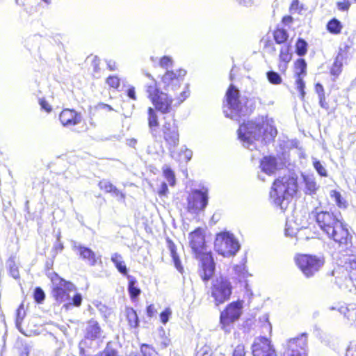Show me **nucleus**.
<instances>
[{
  "mask_svg": "<svg viewBox=\"0 0 356 356\" xmlns=\"http://www.w3.org/2000/svg\"><path fill=\"white\" fill-rule=\"evenodd\" d=\"M273 123V120L264 117L248 121L239 127L238 138L245 147L250 150L257 149L277 136V131Z\"/></svg>",
  "mask_w": 356,
  "mask_h": 356,
  "instance_id": "f257e3e1",
  "label": "nucleus"
},
{
  "mask_svg": "<svg viewBox=\"0 0 356 356\" xmlns=\"http://www.w3.org/2000/svg\"><path fill=\"white\" fill-rule=\"evenodd\" d=\"M315 217L321 229L339 246H347L350 243L351 236L348 229L333 213L321 211Z\"/></svg>",
  "mask_w": 356,
  "mask_h": 356,
  "instance_id": "f03ea898",
  "label": "nucleus"
},
{
  "mask_svg": "<svg viewBox=\"0 0 356 356\" xmlns=\"http://www.w3.org/2000/svg\"><path fill=\"white\" fill-rule=\"evenodd\" d=\"M298 189L296 179L293 177H283L275 180L270 192V197L274 204L284 211L290 200Z\"/></svg>",
  "mask_w": 356,
  "mask_h": 356,
  "instance_id": "7ed1b4c3",
  "label": "nucleus"
},
{
  "mask_svg": "<svg viewBox=\"0 0 356 356\" xmlns=\"http://www.w3.org/2000/svg\"><path fill=\"white\" fill-rule=\"evenodd\" d=\"M226 104L224 106L223 112L226 117L238 121L241 116L248 113L244 99L239 97L238 90L231 85L226 93Z\"/></svg>",
  "mask_w": 356,
  "mask_h": 356,
  "instance_id": "20e7f679",
  "label": "nucleus"
},
{
  "mask_svg": "<svg viewBox=\"0 0 356 356\" xmlns=\"http://www.w3.org/2000/svg\"><path fill=\"white\" fill-rule=\"evenodd\" d=\"M145 91L156 110L162 113H168L170 111L172 98L159 90L154 79L146 84Z\"/></svg>",
  "mask_w": 356,
  "mask_h": 356,
  "instance_id": "39448f33",
  "label": "nucleus"
},
{
  "mask_svg": "<svg viewBox=\"0 0 356 356\" xmlns=\"http://www.w3.org/2000/svg\"><path fill=\"white\" fill-rule=\"evenodd\" d=\"M215 250L223 257L234 256L238 251L240 245L233 234L224 232L217 234L215 243Z\"/></svg>",
  "mask_w": 356,
  "mask_h": 356,
  "instance_id": "423d86ee",
  "label": "nucleus"
},
{
  "mask_svg": "<svg viewBox=\"0 0 356 356\" xmlns=\"http://www.w3.org/2000/svg\"><path fill=\"white\" fill-rule=\"evenodd\" d=\"M164 122L161 126L163 138L167 143L170 155L173 159H177L172 149L178 146L179 143V134L175 120L172 118H164Z\"/></svg>",
  "mask_w": 356,
  "mask_h": 356,
  "instance_id": "0eeeda50",
  "label": "nucleus"
},
{
  "mask_svg": "<svg viewBox=\"0 0 356 356\" xmlns=\"http://www.w3.org/2000/svg\"><path fill=\"white\" fill-rule=\"evenodd\" d=\"M52 296L58 303L70 300V293L76 291V286L70 282L56 275L51 279Z\"/></svg>",
  "mask_w": 356,
  "mask_h": 356,
  "instance_id": "6e6552de",
  "label": "nucleus"
},
{
  "mask_svg": "<svg viewBox=\"0 0 356 356\" xmlns=\"http://www.w3.org/2000/svg\"><path fill=\"white\" fill-rule=\"evenodd\" d=\"M232 290L231 282L226 277H219L213 280L211 294L214 298L215 304L219 305L228 300L232 294Z\"/></svg>",
  "mask_w": 356,
  "mask_h": 356,
  "instance_id": "1a4fd4ad",
  "label": "nucleus"
},
{
  "mask_svg": "<svg viewBox=\"0 0 356 356\" xmlns=\"http://www.w3.org/2000/svg\"><path fill=\"white\" fill-rule=\"evenodd\" d=\"M296 263L302 273L307 277L313 276L324 264L321 257L309 254H298L296 257Z\"/></svg>",
  "mask_w": 356,
  "mask_h": 356,
  "instance_id": "9d476101",
  "label": "nucleus"
},
{
  "mask_svg": "<svg viewBox=\"0 0 356 356\" xmlns=\"http://www.w3.org/2000/svg\"><path fill=\"white\" fill-rule=\"evenodd\" d=\"M242 303L239 301L233 302L228 305L225 310L221 312L220 324L226 332L231 330V324L238 320L241 314Z\"/></svg>",
  "mask_w": 356,
  "mask_h": 356,
  "instance_id": "9b49d317",
  "label": "nucleus"
},
{
  "mask_svg": "<svg viewBox=\"0 0 356 356\" xmlns=\"http://www.w3.org/2000/svg\"><path fill=\"white\" fill-rule=\"evenodd\" d=\"M307 345V337L306 334H302L296 338L290 339L284 345L285 350L283 356H305Z\"/></svg>",
  "mask_w": 356,
  "mask_h": 356,
  "instance_id": "f8f14e48",
  "label": "nucleus"
},
{
  "mask_svg": "<svg viewBox=\"0 0 356 356\" xmlns=\"http://www.w3.org/2000/svg\"><path fill=\"white\" fill-rule=\"evenodd\" d=\"M208 203L207 191H193L188 197V209L189 212L197 213L204 209Z\"/></svg>",
  "mask_w": 356,
  "mask_h": 356,
  "instance_id": "ddd939ff",
  "label": "nucleus"
},
{
  "mask_svg": "<svg viewBox=\"0 0 356 356\" xmlns=\"http://www.w3.org/2000/svg\"><path fill=\"white\" fill-rule=\"evenodd\" d=\"M186 74V71L179 69L176 71L168 70L162 76V83L166 90L177 92L180 88L181 82L184 76Z\"/></svg>",
  "mask_w": 356,
  "mask_h": 356,
  "instance_id": "4468645a",
  "label": "nucleus"
},
{
  "mask_svg": "<svg viewBox=\"0 0 356 356\" xmlns=\"http://www.w3.org/2000/svg\"><path fill=\"white\" fill-rule=\"evenodd\" d=\"M253 356H277L271 341L266 337H258L252 346Z\"/></svg>",
  "mask_w": 356,
  "mask_h": 356,
  "instance_id": "2eb2a0df",
  "label": "nucleus"
},
{
  "mask_svg": "<svg viewBox=\"0 0 356 356\" xmlns=\"http://www.w3.org/2000/svg\"><path fill=\"white\" fill-rule=\"evenodd\" d=\"M71 247L72 250L79 256V258L85 261L90 266H95L97 259L95 253L89 248L82 245L81 243L71 241Z\"/></svg>",
  "mask_w": 356,
  "mask_h": 356,
  "instance_id": "dca6fc26",
  "label": "nucleus"
},
{
  "mask_svg": "<svg viewBox=\"0 0 356 356\" xmlns=\"http://www.w3.org/2000/svg\"><path fill=\"white\" fill-rule=\"evenodd\" d=\"M188 238L190 240V245L195 253L196 257L207 252L203 229H196L195 231L190 233Z\"/></svg>",
  "mask_w": 356,
  "mask_h": 356,
  "instance_id": "f3484780",
  "label": "nucleus"
},
{
  "mask_svg": "<svg viewBox=\"0 0 356 356\" xmlns=\"http://www.w3.org/2000/svg\"><path fill=\"white\" fill-rule=\"evenodd\" d=\"M197 257L200 259L202 264V273L200 274L201 277L207 282L210 280L215 270L213 259L211 254L207 252L197 256Z\"/></svg>",
  "mask_w": 356,
  "mask_h": 356,
  "instance_id": "a211bd4d",
  "label": "nucleus"
},
{
  "mask_svg": "<svg viewBox=\"0 0 356 356\" xmlns=\"http://www.w3.org/2000/svg\"><path fill=\"white\" fill-rule=\"evenodd\" d=\"M59 120L64 127H70L80 124L82 115L74 110L66 108L60 113Z\"/></svg>",
  "mask_w": 356,
  "mask_h": 356,
  "instance_id": "6ab92c4d",
  "label": "nucleus"
},
{
  "mask_svg": "<svg viewBox=\"0 0 356 356\" xmlns=\"http://www.w3.org/2000/svg\"><path fill=\"white\" fill-rule=\"evenodd\" d=\"M103 331L99 323L91 319L86 323L85 328V339L90 341H95L99 339L102 337Z\"/></svg>",
  "mask_w": 356,
  "mask_h": 356,
  "instance_id": "aec40b11",
  "label": "nucleus"
},
{
  "mask_svg": "<svg viewBox=\"0 0 356 356\" xmlns=\"http://www.w3.org/2000/svg\"><path fill=\"white\" fill-rule=\"evenodd\" d=\"M147 121L149 132L153 138H156L158 133L159 120L156 111L149 107L147 110Z\"/></svg>",
  "mask_w": 356,
  "mask_h": 356,
  "instance_id": "412c9836",
  "label": "nucleus"
},
{
  "mask_svg": "<svg viewBox=\"0 0 356 356\" xmlns=\"http://www.w3.org/2000/svg\"><path fill=\"white\" fill-rule=\"evenodd\" d=\"M292 58V54L290 52V46L289 44H284L280 49L279 55V69L280 71L284 72Z\"/></svg>",
  "mask_w": 356,
  "mask_h": 356,
  "instance_id": "4be33fe9",
  "label": "nucleus"
},
{
  "mask_svg": "<svg viewBox=\"0 0 356 356\" xmlns=\"http://www.w3.org/2000/svg\"><path fill=\"white\" fill-rule=\"evenodd\" d=\"M261 170L267 175L273 174L277 168V162L275 157L265 156L261 162Z\"/></svg>",
  "mask_w": 356,
  "mask_h": 356,
  "instance_id": "5701e85b",
  "label": "nucleus"
},
{
  "mask_svg": "<svg viewBox=\"0 0 356 356\" xmlns=\"http://www.w3.org/2000/svg\"><path fill=\"white\" fill-rule=\"evenodd\" d=\"M98 186L102 190L105 191L106 193H112L113 195L115 197L120 196L122 199L124 198V195L106 179L100 181Z\"/></svg>",
  "mask_w": 356,
  "mask_h": 356,
  "instance_id": "b1692460",
  "label": "nucleus"
},
{
  "mask_svg": "<svg viewBox=\"0 0 356 356\" xmlns=\"http://www.w3.org/2000/svg\"><path fill=\"white\" fill-rule=\"evenodd\" d=\"M303 179L305 184V193L309 195L315 194L318 188L315 178L312 176H304Z\"/></svg>",
  "mask_w": 356,
  "mask_h": 356,
  "instance_id": "393cba45",
  "label": "nucleus"
},
{
  "mask_svg": "<svg viewBox=\"0 0 356 356\" xmlns=\"http://www.w3.org/2000/svg\"><path fill=\"white\" fill-rule=\"evenodd\" d=\"M125 315L129 325L131 327L138 326L139 321L136 312L131 307H126Z\"/></svg>",
  "mask_w": 356,
  "mask_h": 356,
  "instance_id": "a878e982",
  "label": "nucleus"
},
{
  "mask_svg": "<svg viewBox=\"0 0 356 356\" xmlns=\"http://www.w3.org/2000/svg\"><path fill=\"white\" fill-rule=\"evenodd\" d=\"M111 261L118 268V271L123 275L127 274V268L122 260V256L118 253H114L111 256Z\"/></svg>",
  "mask_w": 356,
  "mask_h": 356,
  "instance_id": "bb28decb",
  "label": "nucleus"
},
{
  "mask_svg": "<svg viewBox=\"0 0 356 356\" xmlns=\"http://www.w3.org/2000/svg\"><path fill=\"white\" fill-rule=\"evenodd\" d=\"M346 268L348 273L349 279L356 289V260L350 259L348 263L346 262Z\"/></svg>",
  "mask_w": 356,
  "mask_h": 356,
  "instance_id": "cd10ccee",
  "label": "nucleus"
},
{
  "mask_svg": "<svg viewBox=\"0 0 356 356\" xmlns=\"http://www.w3.org/2000/svg\"><path fill=\"white\" fill-rule=\"evenodd\" d=\"M129 285L128 291L131 298H136L140 294V289L136 286V280L133 277L128 275Z\"/></svg>",
  "mask_w": 356,
  "mask_h": 356,
  "instance_id": "c85d7f7f",
  "label": "nucleus"
},
{
  "mask_svg": "<svg viewBox=\"0 0 356 356\" xmlns=\"http://www.w3.org/2000/svg\"><path fill=\"white\" fill-rule=\"evenodd\" d=\"M25 316H26V312L24 309V304L22 303L19 306L18 309H17L16 318H15L16 327L21 332H22V328H21L22 323V321L24 320Z\"/></svg>",
  "mask_w": 356,
  "mask_h": 356,
  "instance_id": "c756f323",
  "label": "nucleus"
},
{
  "mask_svg": "<svg viewBox=\"0 0 356 356\" xmlns=\"http://www.w3.org/2000/svg\"><path fill=\"white\" fill-rule=\"evenodd\" d=\"M300 229L299 225L295 222L287 220L285 227V234L289 236H293L296 234L297 232Z\"/></svg>",
  "mask_w": 356,
  "mask_h": 356,
  "instance_id": "7c9ffc66",
  "label": "nucleus"
},
{
  "mask_svg": "<svg viewBox=\"0 0 356 356\" xmlns=\"http://www.w3.org/2000/svg\"><path fill=\"white\" fill-rule=\"evenodd\" d=\"M307 63L304 59H298L295 63V74L297 77L306 74Z\"/></svg>",
  "mask_w": 356,
  "mask_h": 356,
  "instance_id": "2f4dec72",
  "label": "nucleus"
},
{
  "mask_svg": "<svg viewBox=\"0 0 356 356\" xmlns=\"http://www.w3.org/2000/svg\"><path fill=\"white\" fill-rule=\"evenodd\" d=\"M162 169L163 175L166 180L168 181L169 184L172 186H175L176 179L174 172L167 165H165Z\"/></svg>",
  "mask_w": 356,
  "mask_h": 356,
  "instance_id": "473e14b6",
  "label": "nucleus"
},
{
  "mask_svg": "<svg viewBox=\"0 0 356 356\" xmlns=\"http://www.w3.org/2000/svg\"><path fill=\"white\" fill-rule=\"evenodd\" d=\"M289 38V35L286 30L278 29L274 32V39L278 44L284 43Z\"/></svg>",
  "mask_w": 356,
  "mask_h": 356,
  "instance_id": "72a5a7b5",
  "label": "nucleus"
},
{
  "mask_svg": "<svg viewBox=\"0 0 356 356\" xmlns=\"http://www.w3.org/2000/svg\"><path fill=\"white\" fill-rule=\"evenodd\" d=\"M172 151L174 152L175 156L177 158L175 159L176 160H180L181 156L183 155L186 161H188L191 159L193 156L192 150L188 149L186 146H182L181 147L180 152L179 154H177L176 152L175 151V149H172Z\"/></svg>",
  "mask_w": 356,
  "mask_h": 356,
  "instance_id": "f704fd0d",
  "label": "nucleus"
},
{
  "mask_svg": "<svg viewBox=\"0 0 356 356\" xmlns=\"http://www.w3.org/2000/svg\"><path fill=\"white\" fill-rule=\"evenodd\" d=\"M169 248H170V254L172 257L175 268H177V270L178 271H179L181 273H182L183 267L181 265V261L178 257L177 252H176L175 245L172 243H170L169 245Z\"/></svg>",
  "mask_w": 356,
  "mask_h": 356,
  "instance_id": "c9c22d12",
  "label": "nucleus"
},
{
  "mask_svg": "<svg viewBox=\"0 0 356 356\" xmlns=\"http://www.w3.org/2000/svg\"><path fill=\"white\" fill-rule=\"evenodd\" d=\"M327 28L330 33L337 34L341 32L342 26L338 19H332L328 22Z\"/></svg>",
  "mask_w": 356,
  "mask_h": 356,
  "instance_id": "e433bc0d",
  "label": "nucleus"
},
{
  "mask_svg": "<svg viewBox=\"0 0 356 356\" xmlns=\"http://www.w3.org/2000/svg\"><path fill=\"white\" fill-rule=\"evenodd\" d=\"M235 274L238 275V278L241 282L243 279L248 276V270L244 264L236 265L234 268Z\"/></svg>",
  "mask_w": 356,
  "mask_h": 356,
  "instance_id": "4c0bfd02",
  "label": "nucleus"
},
{
  "mask_svg": "<svg viewBox=\"0 0 356 356\" xmlns=\"http://www.w3.org/2000/svg\"><path fill=\"white\" fill-rule=\"evenodd\" d=\"M313 165L317 172L322 177H327V173L325 167L316 158H312Z\"/></svg>",
  "mask_w": 356,
  "mask_h": 356,
  "instance_id": "58836bf2",
  "label": "nucleus"
},
{
  "mask_svg": "<svg viewBox=\"0 0 356 356\" xmlns=\"http://www.w3.org/2000/svg\"><path fill=\"white\" fill-rule=\"evenodd\" d=\"M338 311L349 321H353L354 317L356 316V311L355 309L350 311L346 307L341 306Z\"/></svg>",
  "mask_w": 356,
  "mask_h": 356,
  "instance_id": "ea45409f",
  "label": "nucleus"
},
{
  "mask_svg": "<svg viewBox=\"0 0 356 356\" xmlns=\"http://www.w3.org/2000/svg\"><path fill=\"white\" fill-rule=\"evenodd\" d=\"M296 53L299 56H303L307 53V42L302 40L299 39L296 42Z\"/></svg>",
  "mask_w": 356,
  "mask_h": 356,
  "instance_id": "a19ab883",
  "label": "nucleus"
},
{
  "mask_svg": "<svg viewBox=\"0 0 356 356\" xmlns=\"http://www.w3.org/2000/svg\"><path fill=\"white\" fill-rule=\"evenodd\" d=\"M267 78L269 82L273 84H280L282 82V78L280 74L273 71L267 72Z\"/></svg>",
  "mask_w": 356,
  "mask_h": 356,
  "instance_id": "79ce46f5",
  "label": "nucleus"
},
{
  "mask_svg": "<svg viewBox=\"0 0 356 356\" xmlns=\"http://www.w3.org/2000/svg\"><path fill=\"white\" fill-rule=\"evenodd\" d=\"M330 195L332 198L335 201L336 204L339 207H345V202H343V200L341 198V194L336 191H332L330 193Z\"/></svg>",
  "mask_w": 356,
  "mask_h": 356,
  "instance_id": "37998d69",
  "label": "nucleus"
},
{
  "mask_svg": "<svg viewBox=\"0 0 356 356\" xmlns=\"http://www.w3.org/2000/svg\"><path fill=\"white\" fill-rule=\"evenodd\" d=\"M296 89L300 92L301 98L303 99L305 95V82L303 81L302 77H296Z\"/></svg>",
  "mask_w": 356,
  "mask_h": 356,
  "instance_id": "c03bdc74",
  "label": "nucleus"
},
{
  "mask_svg": "<svg viewBox=\"0 0 356 356\" xmlns=\"http://www.w3.org/2000/svg\"><path fill=\"white\" fill-rule=\"evenodd\" d=\"M195 356H211V350L210 347L207 345L200 348L197 347Z\"/></svg>",
  "mask_w": 356,
  "mask_h": 356,
  "instance_id": "a18cd8bd",
  "label": "nucleus"
},
{
  "mask_svg": "<svg viewBox=\"0 0 356 356\" xmlns=\"http://www.w3.org/2000/svg\"><path fill=\"white\" fill-rule=\"evenodd\" d=\"M45 298V294L43 290L37 287L34 291V299L38 303H41Z\"/></svg>",
  "mask_w": 356,
  "mask_h": 356,
  "instance_id": "49530a36",
  "label": "nucleus"
},
{
  "mask_svg": "<svg viewBox=\"0 0 356 356\" xmlns=\"http://www.w3.org/2000/svg\"><path fill=\"white\" fill-rule=\"evenodd\" d=\"M106 83L109 86H111L113 88H115V89H117L120 86V79L116 76H108L106 79Z\"/></svg>",
  "mask_w": 356,
  "mask_h": 356,
  "instance_id": "de8ad7c7",
  "label": "nucleus"
},
{
  "mask_svg": "<svg viewBox=\"0 0 356 356\" xmlns=\"http://www.w3.org/2000/svg\"><path fill=\"white\" fill-rule=\"evenodd\" d=\"M173 60L170 56H163L160 60V66L168 69L172 66Z\"/></svg>",
  "mask_w": 356,
  "mask_h": 356,
  "instance_id": "09e8293b",
  "label": "nucleus"
},
{
  "mask_svg": "<svg viewBox=\"0 0 356 356\" xmlns=\"http://www.w3.org/2000/svg\"><path fill=\"white\" fill-rule=\"evenodd\" d=\"M302 9V6L298 0H293L290 6V12L292 14L300 13Z\"/></svg>",
  "mask_w": 356,
  "mask_h": 356,
  "instance_id": "8fccbe9b",
  "label": "nucleus"
},
{
  "mask_svg": "<svg viewBox=\"0 0 356 356\" xmlns=\"http://www.w3.org/2000/svg\"><path fill=\"white\" fill-rule=\"evenodd\" d=\"M9 267H10V273L11 276L15 279H18L19 277V273L17 266H16V265L13 261H10Z\"/></svg>",
  "mask_w": 356,
  "mask_h": 356,
  "instance_id": "3c124183",
  "label": "nucleus"
},
{
  "mask_svg": "<svg viewBox=\"0 0 356 356\" xmlns=\"http://www.w3.org/2000/svg\"><path fill=\"white\" fill-rule=\"evenodd\" d=\"M172 314V311L170 308H166L160 314V319L163 324H165L169 319L170 316Z\"/></svg>",
  "mask_w": 356,
  "mask_h": 356,
  "instance_id": "603ef678",
  "label": "nucleus"
},
{
  "mask_svg": "<svg viewBox=\"0 0 356 356\" xmlns=\"http://www.w3.org/2000/svg\"><path fill=\"white\" fill-rule=\"evenodd\" d=\"M342 66V64L341 62L338 61V58L336 59L334 61L332 68H331V73L333 75H339L341 72V67Z\"/></svg>",
  "mask_w": 356,
  "mask_h": 356,
  "instance_id": "864d4df0",
  "label": "nucleus"
},
{
  "mask_svg": "<svg viewBox=\"0 0 356 356\" xmlns=\"http://www.w3.org/2000/svg\"><path fill=\"white\" fill-rule=\"evenodd\" d=\"M189 95V90L187 87H185L184 89L180 92L179 95L176 97V99L178 102V104H181L183 102Z\"/></svg>",
  "mask_w": 356,
  "mask_h": 356,
  "instance_id": "5fc2aeb1",
  "label": "nucleus"
},
{
  "mask_svg": "<svg viewBox=\"0 0 356 356\" xmlns=\"http://www.w3.org/2000/svg\"><path fill=\"white\" fill-rule=\"evenodd\" d=\"M72 301V302H71L69 300L68 305H73L75 307H79L82 302V296L80 293H76L73 296Z\"/></svg>",
  "mask_w": 356,
  "mask_h": 356,
  "instance_id": "6e6d98bb",
  "label": "nucleus"
},
{
  "mask_svg": "<svg viewBox=\"0 0 356 356\" xmlns=\"http://www.w3.org/2000/svg\"><path fill=\"white\" fill-rule=\"evenodd\" d=\"M245 348L243 345H238L237 346L232 356H245Z\"/></svg>",
  "mask_w": 356,
  "mask_h": 356,
  "instance_id": "4d7b16f0",
  "label": "nucleus"
},
{
  "mask_svg": "<svg viewBox=\"0 0 356 356\" xmlns=\"http://www.w3.org/2000/svg\"><path fill=\"white\" fill-rule=\"evenodd\" d=\"M350 6V3L348 0H343L341 2L337 3V8L339 10L342 11H346L349 9Z\"/></svg>",
  "mask_w": 356,
  "mask_h": 356,
  "instance_id": "13d9d810",
  "label": "nucleus"
},
{
  "mask_svg": "<svg viewBox=\"0 0 356 356\" xmlns=\"http://www.w3.org/2000/svg\"><path fill=\"white\" fill-rule=\"evenodd\" d=\"M99 356H120L114 349L111 348H106L105 350L100 354Z\"/></svg>",
  "mask_w": 356,
  "mask_h": 356,
  "instance_id": "bf43d9fd",
  "label": "nucleus"
},
{
  "mask_svg": "<svg viewBox=\"0 0 356 356\" xmlns=\"http://www.w3.org/2000/svg\"><path fill=\"white\" fill-rule=\"evenodd\" d=\"M39 104L40 105L41 108L44 110L47 113H49L51 111V106L44 99H40Z\"/></svg>",
  "mask_w": 356,
  "mask_h": 356,
  "instance_id": "052dcab7",
  "label": "nucleus"
},
{
  "mask_svg": "<svg viewBox=\"0 0 356 356\" xmlns=\"http://www.w3.org/2000/svg\"><path fill=\"white\" fill-rule=\"evenodd\" d=\"M346 356H356V343H351L346 351Z\"/></svg>",
  "mask_w": 356,
  "mask_h": 356,
  "instance_id": "680f3d73",
  "label": "nucleus"
},
{
  "mask_svg": "<svg viewBox=\"0 0 356 356\" xmlns=\"http://www.w3.org/2000/svg\"><path fill=\"white\" fill-rule=\"evenodd\" d=\"M168 188L167 184L165 182H163L161 185L160 189L159 190V192H158L159 195L160 196L166 195V194L168 193Z\"/></svg>",
  "mask_w": 356,
  "mask_h": 356,
  "instance_id": "e2e57ef3",
  "label": "nucleus"
},
{
  "mask_svg": "<svg viewBox=\"0 0 356 356\" xmlns=\"http://www.w3.org/2000/svg\"><path fill=\"white\" fill-rule=\"evenodd\" d=\"M141 351L145 356H151L152 349L147 345H143L141 346Z\"/></svg>",
  "mask_w": 356,
  "mask_h": 356,
  "instance_id": "0e129e2a",
  "label": "nucleus"
},
{
  "mask_svg": "<svg viewBox=\"0 0 356 356\" xmlns=\"http://www.w3.org/2000/svg\"><path fill=\"white\" fill-rule=\"evenodd\" d=\"M157 312L154 305H150L147 308V314L149 317H152Z\"/></svg>",
  "mask_w": 356,
  "mask_h": 356,
  "instance_id": "69168bd1",
  "label": "nucleus"
},
{
  "mask_svg": "<svg viewBox=\"0 0 356 356\" xmlns=\"http://www.w3.org/2000/svg\"><path fill=\"white\" fill-rule=\"evenodd\" d=\"M127 95L129 98L136 100V95L134 87L131 86L127 90Z\"/></svg>",
  "mask_w": 356,
  "mask_h": 356,
  "instance_id": "338daca9",
  "label": "nucleus"
},
{
  "mask_svg": "<svg viewBox=\"0 0 356 356\" xmlns=\"http://www.w3.org/2000/svg\"><path fill=\"white\" fill-rule=\"evenodd\" d=\"M107 67L111 71H115L117 70L116 63L114 60H109L106 61Z\"/></svg>",
  "mask_w": 356,
  "mask_h": 356,
  "instance_id": "774afa93",
  "label": "nucleus"
}]
</instances>
